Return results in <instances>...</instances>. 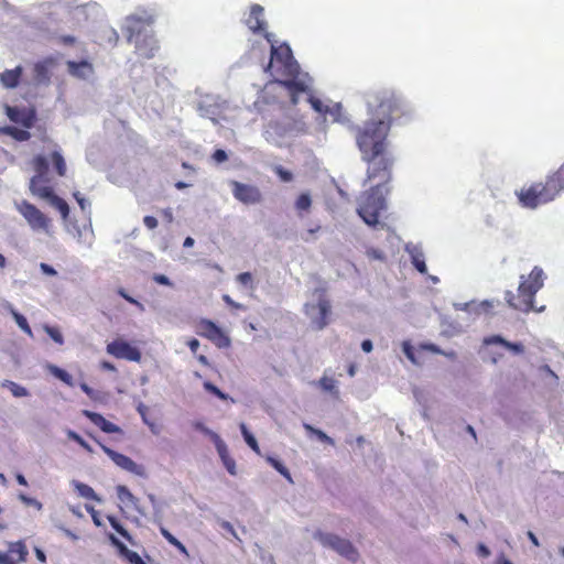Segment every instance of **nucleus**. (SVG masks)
<instances>
[{
	"mask_svg": "<svg viewBox=\"0 0 564 564\" xmlns=\"http://www.w3.org/2000/svg\"><path fill=\"white\" fill-rule=\"evenodd\" d=\"M221 462H223L224 466L226 467L227 471L230 475L235 476L237 474L236 463H235V460L231 457L226 458V459H224Z\"/></svg>",
	"mask_w": 564,
	"mask_h": 564,
	"instance_id": "69168bd1",
	"label": "nucleus"
},
{
	"mask_svg": "<svg viewBox=\"0 0 564 564\" xmlns=\"http://www.w3.org/2000/svg\"><path fill=\"white\" fill-rule=\"evenodd\" d=\"M545 273L542 268L534 267L529 274L528 279L524 275H521V281L518 288V295L512 293L511 291H506L505 300L509 304V306L514 310L528 313L530 311L543 312L545 306L535 307L534 296L539 290H541L544 285Z\"/></svg>",
	"mask_w": 564,
	"mask_h": 564,
	"instance_id": "7ed1b4c3",
	"label": "nucleus"
},
{
	"mask_svg": "<svg viewBox=\"0 0 564 564\" xmlns=\"http://www.w3.org/2000/svg\"><path fill=\"white\" fill-rule=\"evenodd\" d=\"M74 198L83 212L90 207V203L79 192L74 193Z\"/></svg>",
	"mask_w": 564,
	"mask_h": 564,
	"instance_id": "bf43d9fd",
	"label": "nucleus"
},
{
	"mask_svg": "<svg viewBox=\"0 0 564 564\" xmlns=\"http://www.w3.org/2000/svg\"><path fill=\"white\" fill-rule=\"evenodd\" d=\"M52 163L59 176H64L66 173V163L64 156L59 151H53L52 154Z\"/></svg>",
	"mask_w": 564,
	"mask_h": 564,
	"instance_id": "c9c22d12",
	"label": "nucleus"
},
{
	"mask_svg": "<svg viewBox=\"0 0 564 564\" xmlns=\"http://www.w3.org/2000/svg\"><path fill=\"white\" fill-rule=\"evenodd\" d=\"M52 59L37 62L33 67V80L36 85H47L51 80Z\"/></svg>",
	"mask_w": 564,
	"mask_h": 564,
	"instance_id": "393cba45",
	"label": "nucleus"
},
{
	"mask_svg": "<svg viewBox=\"0 0 564 564\" xmlns=\"http://www.w3.org/2000/svg\"><path fill=\"white\" fill-rule=\"evenodd\" d=\"M366 107L369 119L361 126H355L344 110L335 122L356 131V144L362 161L368 163L367 176L388 178L389 170L394 163L388 139L391 126L406 123L413 118L415 110L402 95L392 89L368 94Z\"/></svg>",
	"mask_w": 564,
	"mask_h": 564,
	"instance_id": "f257e3e1",
	"label": "nucleus"
},
{
	"mask_svg": "<svg viewBox=\"0 0 564 564\" xmlns=\"http://www.w3.org/2000/svg\"><path fill=\"white\" fill-rule=\"evenodd\" d=\"M392 169V166L390 167ZM391 177V170H389V177L382 178L381 176L373 177L379 178V183L365 192L358 198L357 214L364 220V223L373 228H383L384 224L379 220L382 210L387 209V202L384 194L388 193L384 182Z\"/></svg>",
	"mask_w": 564,
	"mask_h": 564,
	"instance_id": "20e7f679",
	"label": "nucleus"
},
{
	"mask_svg": "<svg viewBox=\"0 0 564 564\" xmlns=\"http://www.w3.org/2000/svg\"><path fill=\"white\" fill-rule=\"evenodd\" d=\"M76 4H80L79 0H57L42 3L30 9L24 19L37 29L48 30L52 25L62 23Z\"/></svg>",
	"mask_w": 564,
	"mask_h": 564,
	"instance_id": "39448f33",
	"label": "nucleus"
},
{
	"mask_svg": "<svg viewBox=\"0 0 564 564\" xmlns=\"http://www.w3.org/2000/svg\"><path fill=\"white\" fill-rule=\"evenodd\" d=\"M128 43L134 46V52L142 58H152L158 51V42L153 32L128 40Z\"/></svg>",
	"mask_w": 564,
	"mask_h": 564,
	"instance_id": "f3484780",
	"label": "nucleus"
},
{
	"mask_svg": "<svg viewBox=\"0 0 564 564\" xmlns=\"http://www.w3.org/2000/svg\"><path fill=\"white\" fill-rule=\"evenodd\" d=\"M482 343L486 346H489V345H501V346L505 347L507 340L501 335H492V336L485 337Z\"/></svg>",
	"mask_w": 564,
	"mask_h": 564,
	"instance_id": "603ef678",
	"label": "nucleus"
},
{
	"mask_svg": "<svg viewBox=\"0 0 564 564\" xmlns=\"http://www.w3.org/2000/svg\"><path fill=\"white\" fill-rule=\"evenodd\" d=\"M47 369L52 376H54L56 379L61 380L68 387L74 386L73 377L66 370L55 365H48Z\"/></svg>",
	"mask_w": 564,
	"mask_h": 564,
	"instance_id": "c756f323",
	"label": "nucleus"
},
{
	"mask_svg": "<svg viewBox=\"0 0 564 564\" xmlns=\"http://www.w3.org/2000/svg\"><path fill=\"white\" fill-rule=\"evenodd\" d=\"M564 164L558 171L549 175L545 183H541V189L545 195V200L552 202L557 194L564 188Z\"/></svg>",
	"mask_w": 564,
	"mask_h": 564,
	"instance_id": "a211bd4d",
	"label": "nucleus"
},
{
	"mask_svg": "<svg viewBox=\"0 0 564 564\" xmlns=\"http://www.w3.org/2000/svg\"><path fill=\"white\" fill-rule=\"evenodd\" d=\"M199 335L210 339L218 348H227L230 346V338L209 319H202L199 323Z\"/></svg>",
	"mask_w": 564,
	"mask_h": 564,
	"instance_id": "ddd939ff",
	"label": "nucleus"
},
{
	"mask_svg": "<svg viewBox=\"0 0 564 564\" xmlns=\"http://www.w3.org/2000/svg\"><path fill=\"white\" fill-rule=\"evenodd\" d=\"M108 539H109L111 545L117 549V551L120 554V556L124 552H128L127 545L123 542H121L113 533H109L108 534Z\"/></svg>",
	"mask_w": 564,
	"mask_h": 564,
	"instance_id": "09e8293b",
	"label": "nucleus"
},
{
	"mask_svg": "<svg viewBox=\"0 0 564 564\" xmlns=\"http://www.w3.org/2000/svg\"><path fill=\"white\" fill-rule=\"evenodd\" d=\"M314 539L317 540L323 546L337 552L339 555L346 557L349 561L355 562L358 557V552L350 543V541L343 539L334 533L316 531L314 533Z\"/></svg>",
	"mask_w": 564,
	"mask_h": 564,
	"instance_id": "6e6552de",
	"label": "nucleus"
},
{
	"mask_svg": "<svg viewBox=\"0 0 564 564\" xmlns=\"http://www.w3.org/2000/svg\"><path fill=\"white\" fill-rule=\"evenodd\" d=\"M239 429L241 435L246 442V444L257 454H260V448L257 442L256 436L249 431L248 426L245 423L239 424Z\"/></svg>",
	"mask_w": 564,
	"mask_h": 564,
	"instance_id": "7c9ffc66",
	"label": "nucleus"
},
{
	"mask_svg": "<svg viewBox=\"0 0 564 564\" xmlns=\"http://www.w3.org/2000/svg\"><path fill=\"white\" fill-rule=\"evenodd\" d=\"M204 389L214 394L215 397H217L218 399L223 400V401H227V400H231V402H234V399H231L227 393L223 392L216 384H214L213 382L210 381H205L204 382Z\"/></svg>",
	"mask_w": 564,
	"mask_h": 564,
	"instance_id": "a19ab883",
	"label": "nucleus"
},
{
	"mask_svg": "<svg viewBox=\"0 0 564 564\" xmlns=\"http://www.w3.org/2000/svg\"><path fill=\"white\" fill-rule=\"evenodd\" d=\"M505 348L512 351L516 355H520L524 351V346L519 341H508L506 343Z\"/></svg>",
	"mask_w": 564,
	"mask_h": 564,
	"instance_id": "13d9d810",
	"label": "nucleus"
},
{
	"mask_svg": "<svg viewBox=\"0 0 564 564\" xmlns=\"http://www.w3.org/2000/svg\"><path fill=\"white\" fill-rule=\"evenodd\" d=\"M83 415L107 434L121 433V429L118 425L106 420L100 413L83 410Z\"/></svg>",
	"mask_w": 564,
	"mask_h": 564,
	"instance_id": "5701e85b",
	"label": "nucleus"
},
{
	"mask_svg": "<svg viewBox=\"0 0 564 564\" xmlns=\"http://www.w3.org/2000/svg\"><path fill=\"white\" fill-rule=\"evenodd\" d=\"M70 484L80 497L88 500H95L97 502L101 501L100 497L87 484H84L79 480H72Z\"/></svg>",
	"mask_w": 564,
	"mask_h": 564,
	"instance_id": "c85d7f7f",
	"label": "nucleus"
},
{
	"mask_svg": "<svg viewBox=\"0 0 564 564\" xmlns=\"http://www.w3.org/2000/svg\"><path fill=\"white\" fill-rule=\"evenodd\" d=\"M18 210L22 214V216L26 219L29 225L34 230H46L47 229V218L44 214L35 207L33 204L23 200L22 203L17 205Z\"/></svg>",
	"mask_w": 564,
	"mask_h": 564,
	"instance_id": "9b49d317",
	"label": "nucleus"
},
{
	"mask_svg": "<svg viewBox=\"0 0 564 564\" xmlns=\"http://www.w3.org/2000/svg\"><path fill=\"white\" fill-rule=\"evenodd\" d=\"M153 508V516H152V520L154 523H156L158 525H161L162 524V520H163V513H164V508H165V502L164 501H160L159 503H156L155 506L152 507Z\"/></svg>",
	"mask_w": 564,
	"mask_h": 564,
	"instance_id": "49530a36",
	"label": "nucleus"
},
{
	"mask_svg": "<svg viewBox=\"0 0 564 564\" xmlns=\"http://www.w3.org/2000/svg\"><path fill=\"white\" fill-rule=\"evenodd\" d=\"M19 499L26 506H32V507H35L37 510H41L42 509V503L35 499V498H32V497H29L24 494H20L19 495Z\"/></svg>",
	"mask_w": 564,
	"mask_h": 564,
	"instance_id": "5fc2aeb1",
	"label": "nucleus"
},
{
	"mask_svg": "<svg viewBox=\"0 0 564 564\" xmlns=\"http://www.w3.org/2000/svg\"><path fill=\"white\" fill-rule=\"evenodd\" d=\"M118 294H119L122 299H124L127 302H129V303H131V304L135 305L137 307H139V310H140V311H144V306H143V304H142V303H140L138 300L133 299L132 296H130V295L127 293V291H126L124 289L120 288V289L118 290Z\"/></svg>",
	"mask_w": 564,
	"mask_h": 564,
	"instance_id": "864d4df0",
	"label": "nucleus"
},
{
	"mask_svg": "<svg viewBox=\"0 0 564 564\" xmlns=\"http://www.w3.org/2000/svg\"><path fill=\"white\" fill-rule=\"evenodd\" d=\"M67 437L74 442H76L79 446L86 449L88 453H93V447L75 431L67 430Z\"/></svg>",
	"mask_w": 564,
	"mask_h": 564,
	"instance_id": "79ce46f5",
	"label": "nucleus"
},
{
	"mask_svg": "<svg viewBox=\"0 0 564 564\" xmlns=\"http://www.w3.org/2000/svg\"><path fill=\"white\" fill-rule=\"evenodd\" d=\"M107 352L112 355L116 358L126 359L129 361L141 360L140 350L130 345L128 341L116 339L107 345Z\"/></svg>",
	"mask_w": 564,
	"mask_h": 564,
	"instance_id": "2eb2a0df",
	"label": "nucleus"
},
{
	"mask_svg": "<svg viewBox=\"0 0 564 564\" xmlns=\"http://www.w3.org/2000/svg\"><path fill=\"white\" fill-rule=\"evenodd\" d=\"M2 387L8 388L15 398H23L29 395V391L25 387L18 384L11 380H4Z\"/></svg>",
	"mask_w": 564,
	"mask_h": 564,
	"instance_id": "72a5a7b5",
	"label": "nucleus"
},
{
	"mask_svg": "<svg viewBox=\"0 0 564 564\" xmlns=\"http://www.w3.org/2000/svg\"><path fill=\"white\" fill-rule=\"evenodd\" d=\"M318 384L324 391L335 394L338 393L336 381L332 378L323 377L319 379Z\"/></svg>",
	"mask_w": 564,
	"mask_h": 564,
	"instance_id": "c03bdc74",
	"label": "nucleus"
},
{
	"mask_svg": "<svg viewBox=\"0 0 564 564\" xmlns=\"http://www.w3.org/2000/svg\"><path fill=\"white\" fill-rule=\"evenodd\" d=\"M22 73V66H17L13 69H6L3 73L0 74V83L3 87L8 89L17 88L20 84Z\"/></svg>",
	"mask_w": 564,
	"mask_h": 564,
	"instance_id": "bb28decb",
	"label": "nucleus"
},
{
	"mask_svg": "<svg viewBox=\"0 0 564 564\" xmlns=\"http://www.w3.org/2000/svg\"><path fill=\"white\" fill-rule=\"evenodd\" d=\"M341 104H334L333 106H327L325 115H328L334 121H336V119L341 115Z\"/></svg>",
	"mask_w": 564,
	"mask_h": 564,
	"instance_id": "3c124183",
	"label": "nucleus"
},
{
	"mask_svg": "<svg viewBox=\"0 0 564 564\" xmlns=\"http://www.w3.org/2000/svg\"><path fill=\"white\" fill-rule=\"evenodd\" d=\"M213 159L216 163H224L227 161L228 159V155H227V152L223 149H217L214 153H213Z\"/></svg>",
	"mask_w": 564,
	"mask_h": 564,
	"instance_id": "e2e57ef3",
	"label": "nucleus"
},
{
	"mask_svg": "<svg viewBox=\"0 0 564 564\" xmlns=\"http://www.w3.org/2000/svg\"><path fill=\"white\" fill-rule=\"evenodd\" d=\"M67 69L72 76L80 79H87L93 74V67L87 61H68Z\"/></svg>",
	"mask_w": 564,
	"mask_h": 564,
	"instance_id": "cd10ccee",
	"label": "nucleus"
},
{
	"mask_svg": "<svg viewBox=\"0 0 564 564\" xmlns=\"http://www.w3.org/2000/svg\"><path fill=\"white\" fill-rule=\"evenodd\" d=\"M264 36L271 44V57L264 72L274 69L276 74L284 77L275 78L274 84L286 89L293 105L299 104L304 98L316 112L325 115L327 105L310 94L313 79L307 73L301 70L299 63L293 57L291 47L286 44L275 46L274 34L272 33H265Z\"/></svg>",
	"mask_w": 564,
	"mask_h": 564,
	"instance_id": "f03ea898",
	"label": "nucleus"
},
{
	"mask_svg": "<svg viewBox=\"0 0 564 564\" xmlns=\"http://www.w3.org/2000/svg\"><path fill=\"white\" fill-rule=\"evenodd\" d=\"M519 203L522 207L529 209H535L540 205L547 204L544 193L541 189V183L531 185L527 189H522L517 193Z\"/></svg>",
	"mask_w": 564,
	"mask_h": 564,
	"instance_id": "dca6fc26",
	"label": "nucleus"
},
{
	"mask_svg": "<svg viewBox=\"0 0 564 564\" xmlns=\"http://www.w3.org/2000/svg\"><path fill=\"white\" fill-rule=\"evenodd\" d=\"M108 521L111 528L120 534L124 540L132 542V536L128 532V530L120 523V521L115 516H108Z\"/></svg>",
	"mask_w": 564,
	"mask_h": 564,
	"instance_id": "f704fd0d",
	"label": "nucleus"
},
{
	"mask_svg": "<svg viewBox=\"0 0 564 564\" xmlns=\"http://www.w3.org/2000/svg\"><path fill=\"white\" fill-rule=\"evenodd\" d=\"M37 196H40L43 199H46L53 207H55L61 213V216L64 220L67 219L69 215L68 204L63 198L55 195L51 187H40Z\"/></svg>",
	"mask_w": 564,
	"mask_h": 564,
	"instance_id": "aec40b11",
	"label": "nucleus"
},
{
	"mask_svg": "<svg viewBox=\"0 0 564 564\" xmlns=\"http://www.w3.org/2000/svg\"><path fill=\"white\" fill-rule=\"evenodd\" d=\"M237 281L242 285H250L252 286V274L250 272H242L238 274Z\"/></svg>",
	"mask_w": 564,
	"mask_h": 564,
	"instance_id": "052dcab7",
	"label": "nucleus"
},
{
	"mask_svg": "<svg viewBox=\"0 0 564 564\" xmlns=\"http://www.w3.org/2000/svg\"><path fill=\"white\" fill-rule=\"evenodd\" d=\"M101 7L94 1L76 4L72 11L64 18L62 23L83 26L88 22L96 21L101 15Z\"/></svg>",
	"mask_w": 564,
	"mask_h": 564,
	"instance_id": "1a4fd4ad",
	"label": "nucleus"
},
{
	"mask_svg": "<svg viewBox=\"0 0 564 564\" xmlns=\"http://www.w3.org/2000/svg\"><path fill=\"white\" fill-rule=\"evenodd\" d=\"M312 206V198L310 193H302L295 200V208L297 212H307Z\"/></svg>",
	"mask_w": 564,
	"mask_h": 564,
	"instance_id": "ea45409f",
	"label": "nucleus"
},
{
	"mask_svg": "<svg viewBox=\"0 0 564 564\" xmlns=\"http://www.w3.org/2000/svg\"><path fill=\"white\" fill-rule=\"evenodd\" d=\"M267 460L279 474H281L289 481H292L289 469L283 465L281 460L272 456H268Z\"/></svg>",
	"mask_w": 564,
	"mask_h": 564,
	"instance_id": "4c0bfd02",
	"label": "nucleus"
},
{
	"mask_svg": "<svg viewBox=\"0 0 564 564\" xmlns=\"http://www.w3.org/2000/svg\"><path fill=\"white\" fill-rule=\"evenodd\" d=\"M194 427L197 430V431H200L202 433H204L206 436H208L212 441H214V437L215 436H219L216 432L212 431L209 427H207L204 423L202 422H196L194 424Z\"/></svg>",
	"mask_w": 564,
	"mask_h": 564,
	"instance_id": "4d7b16f0",
	"label": "nucleus"
},
{
	"mask_svg": "<svg viewBox=\"0 0 564 564\" xmlns=\"http://www.w3.org/2000/svg\"><path fill=\"white\" fill-rule=\"evenodd\" d=\"M99 445H100L101 449L105 452V454H107V456L118 467H120L123 470H127L133 475L140 476V477L145 476L144 467L142 465L137 464L130 457H128L121 453H118L104 444H99Z\"/></svg>",
	"mask_w": 564,
	"mask_h": 564,
	"instance_id": "f8f14e48",
	"label": "nucleus"
},
{
	"mask_svg": "<svg viewBox=\"0 0 564 564\" xmlns=\"http://www.w3.org/2000/svg\"><path fill=\"white\" fill-rule=\"evenodd\" d=\"M402 351L403 354L405 355V357L413 364V365H417L419 361L416 359V356H415V350H414V347L412 346V344L409 341V340H404L402 343Z\"/></svg>",
	"mask_w": 564,
	"mask_h": 564,
	"instance_id": "a18cd8bd",
	"label": "nucleus"
},
{
	"mask_svg": "<svg viewBox=\"0 0 564 564\" xmlns=\"http://www.w3.org/2000/svg\"><path fill=\"white\" fill-rule=\"evenodd\" d=\"M195 94L197 96L195 109L199 117L206 118L217 126L227 109V101L219 95L204 94L199 89H196Z\"/></svg>",
	"mask_w": 564,
	"mask_h": 564,
	"instance_id": "423d86ee",
	"label": "nucleus"
},
{
	"mask_svg": "<svg viewBox=\"0 0 564 564\" xmlns=\"http://www.w3.org/2000/svg\"><path fill=\"white\" fill-rule=\"evenodd\" d=\"M9 555H18L20 562H24L28 556V549L22 541L12 542L9 544Z\"/></svg>",
	"mask_w": 564,
	"mask_h": 564,
	"instance_id": "2f4dec72",
	"label": "nucleus"
},
{
	"mask_svg": "<svg viewBox=\"0 0 564 564\" xmlns=\"http://www.w3.org/2000/svg\"><path fill=\"white\" fill-rule=\"evenodd\" d=\"M44 329L53 341H55L56 344H59V345H62L64 343L63 335L58 330V328L53 327V326H45Z\"/></svg>",
	"mask_w": 564,
	"mask_h": 564,
	"instance_id": "de8ad7c7",
	"label": "nucleus"
},
{
	"mask_svg": "<svg viewBox=\"0 0 564 564\" xmlns=\"http://www.w3.org/2000/svg\"><path fill=\"white\" fill-rule=\"evenodd\" d=\"M405 251L409 253L411 263L422 274L427 273L425 256L421 245L409 242L405 245Z\"/></svg>",
	"mask_w": 564,
	"mask_h": 564,
	"instance_id": "4be33fe9",
	"label": "nucleus"
},
{
	"mask_svg": "<svg viewBox=\"0 0 564 564\" xmlns=\"http://www.w3.org/2000/svg\"><path fill=\"white\" fill-rule=\"evenodd\" d=\"M3 132L8 135H11L18 141H25L30 139V132L26 130L18 129L15 127H6L3 128Z\"/></svg>",
	"mask_w": 564,
	"mask_h": 564,
	"instance_id": "58836bf2",
	"label": "nucleus"
},
{
	"mask_svg": "<svg viewBox=\"0 0 564 564\" xmlns=\"http://www.w3.org/2000/svg\"><path fill=\"white\" fill-rule=\"evenodd\" d=\"M153 281L160 285L172 286V282L165 274H154Z\"/></svg>",
	"mask_w": 564,
	"mask_h": 564,
	"instance_id": "338daca9",
	"label": "nucleus"
},
{
	"mask_svg": "<svg viewBox=\"0 0 564 564\" xmlns=\"http://www.w3.org/2000/svg\"><path fill=\"white\" fill-rule=\"evenodd\" d=\"M11 315L13 319L15 321L17 325L29 336H33L32 329L28 323V319L25 316H23L21 313H19L15 308H11Z\"/></svg>",
	"mask_w": 564,
	"mask_h": 564,
	"instance_id": "e433bc0d",
	"label": "nucleus"
},
{
	"mask_svg": "<svg viewBox=\"0 0 564 564\" xmlns=\"http://www.w3.org/2000/svg\"><path fill=\"white\" fill-rule=\"evenodd\" d=\"M33 165L35 170V175L30 181V191L34 195H39V183L47 182V172H48V160L44 155H36L33 159Z\"/></svg>",
	"mask_w": 564,
	"mask_h": 564,
	"instance_id": "6ab92c4d",
	"label": "nucleus"
},
{
	"mask_svg": "<svg viewBox=\"0 0 564 564\" xmlns=\"http://www.w3.org/2000/svg\"><path fill=\"white\" fill-rule=\"evenodd\" d=\"M153 21V14L147 10H137L128 15L122 28L127 41L153 32L151 28Z\"/></svg>",
	"mask_w": 564,
	"mask_h": 564,
	"instance_id": "0eeeda50",
	"label": "nucleus"
},
{
	"mask_svg": "<svg viewBox=\"0 0 564 564\" xmlns=\"http://www.w3.org/2000/svg\"><path fill=\"white\" fill-rule=\"evenodd\" d=\"M66 229L77 239L79 243H83L88 248L91 247L94 241V232L90 224L89 226H84V228H80L77 223H70L67 225Z\"/></svg>",
	"mask_w": 564,
	"mask_h": 564,
	"instance_id": "b1692460",
	"label": "nucleus"
},
{
	"mask_svg": "<svg viewBox=\"0 0 564 564\" xmlns=\"http://www.w3.org/2000/svg\"><path fill=\"white\" fill-rule=\"evenodd\" d=\"M130 564H141L142 557L134 551L128 549V552H124L122 555Z\"/></svg>",
	"mask_w": 564,
	"mask_h": 564,
	"instance_id": "6e6d98bb",
	"label": "nucleus"
},
{
	"mask_svg": "<svg viewBox=\"0 0 564 564\" xmlns=\"http://www.w3.org/2000/svg\"><path fill=\"white\" fill-rule=\"evenodd\" d=\"M40 270L43 274L48 275V276L57 275V271L51 264L45 263V262L40 263Z\"/></svg>",
	"mask_w": 564,
	"mask_h": 564,
	"instance_id": "680f3d73",
	"label": "nucleus"
},
{
	"mask_svg": "<svg viewBox=\"0 0 564 564\" xmlns=\"http://www.w3.org/2000/svg\"><path fill=\"white\" fill-rule=\"evenodd\" d=\"M213 443L221 460L230 457L228 453V447L226 443L220 438V436H215Z\"/></svg>",
	"mask_w": 564,
	"mask_h": 564,
	"instance_id": "37998d69",
	"label": "nucleus"
},
{
	"mask_svg": "<svg viewBox=\"0 0 564 564\" xmlns=\"http://www.w3.org/2000/svg\"><path fill=\"white\" fill-rule=\"evenodd\" d=\"M247 26L253 33H261L265 30L264 8L260 4H252L249 17L246 19Z\"/></svg>",
	"mask_w": 564,
	"mask_h": 564,
	"instance_id": "412c9836",
	"label": "nucleus"
},
{
	"mask_svg": "<svg viewBox=\"0 0 564 564\" xmlns=\"http://www.w3.org/2000/svg\"><path fill=\"white\" fill-rule=\"evenodd\" d=\"M317 438L321 441V442H324V443H327L329 445H334V440L332 437H329L325 432H323L322 430H318L316 429L315 433H314Z\"/></svg>",
	"mask_w": 564,
	"mask_h": 564,
	"instance_id": "774afa93",
	"label": "nucleus"
},
{
	"mask_svg": "<svg viewBox=\"0 0 564 564\" xmlns=\"http://www.w3.org/2000/svg\"><path fill=\"white\" fill-rule=\"evenodd\" d=\"M305 313L311 318L312 325L318 329H324L328 324V316L330 314V302L321 295L317 304H305Z\"/></svg>",
	"mask_w": 564,
	"mask_h": 564,
	"instance_id": "9d476101",
	"label": "nucleus"
},
{
	"mask_svg": "<svg viewBox=\"0 0 564 564\" xmlns=\"http://www.w3.org/2000/svg\"><path fill=\"white\" fill-rule=\"evenodd\" d=\"M118 499L126 505L132 506L135 511L142 516L145 517L147 512L143 507L139 505V499L134 497V495L129 490V488L124 485H119L116 488Z\"/></svg>",
	"mask_w": 564,
	"mask_h": 564,
	"instance_id": "a878e982",
	"label": "nucleus"
},
{
	"mask_svg": "<svg viewBox=\"0 0 564 564\" xmlns=\"http://www.w3.org/2000/svg\"><path fill=\"white\" fill-rule=\"evenodd\" d=\"M231 186L234 197L246 205H254L262 199L261 192L257 186L237 181H232Z\"/></svg>",
	"mask_w": 564,
	"mask_h": 564,
	"instance_id": "4468645a",
	"label": "nucleus"
},
{
	"mask_svg": "<svg viewBox=\"0 0 564 564\" xmlns=\"http://www.w3.org/2000/svg\"><path fill=\"white\" fill-rule=\"evenodd\" d=\"M274 172L280 177V180L282 182L288 183V182H291L293 180V174L290 171H288L284 167H282L281 165L275 166L274 167Z\"/></svg>",
	"mask_w": 564,
	"mask_h": 564,
	"instance_id": "8fccbe9b",
	"label": "nucleus"
},
{
	"mask_svg": "<svg viewBox=\"0 0 564 564\" xmlns=\"http://www.w3.org/2000/svg\"><path fill=\"white\" fill-rule=\"evenodd\" d=\"M161 534L164 536V539L170 543L174 544L177 542V539L163 525H159Z\"/></svg>",
	"mask_w": 564,
	"mask_h": 564,
	"instance_id": "0e129e2a",
	"label": "nucleus"
},
{
	"mask_svg": "<svg viewBox=\"0 0 564 564\" xmlns=\"http://www.w3.org/2000/svg\"><path fill=\"white\" fill-rule=\"evenodd\" d=\"M471 313L479 315L481 313L489 312L491 308L495 307V304L499 302L495 300H484L481 302L471 301Z\"/></svg>",
	"mask_w": 564,
	"mask_h": 564,
	"instance_id": "473e14b6",
	"label": "nucleus"
}]
</instances>
